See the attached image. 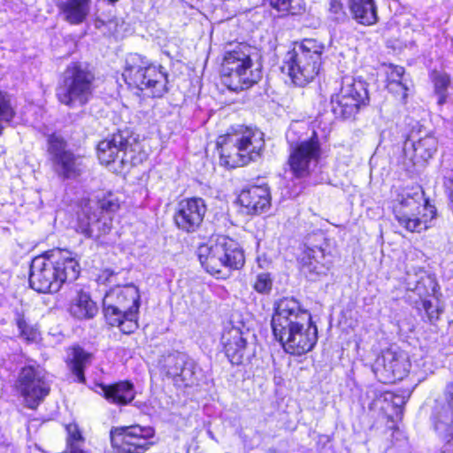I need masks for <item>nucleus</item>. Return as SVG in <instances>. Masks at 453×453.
Listing matches in <instances>:
<instances>
[{"label":"nucleus","instance_id":"nucleus-1","mask_svg":"<svg viewBox=\"0 0 453 453\" xmlns=\"http://www.w3.org/2000/svg\"><path fill=\"white\" fill-rule=\"evenodd\" d=\"M81 267L68 250H57L33 259L29 284L37 292H58L65 282L74 281Z\"/></svg>","mask_w":453,"mask_h":453},{"label":"nucleus","instance_id":"nucleus-2","mask_svg":"<svg viewBox=\"0 0 453 453\" xmlns=\"http://www.w3.org/2000/svg\"><path fill=\"white\" fill-rule=\"evenodd\" d=\"M264 146V134L250 127H240L219 136L217 141L220 164L230 168L243 166L257 160Z\"/></svg>","mask_w":453,"mask_h":453},{"label":"nucleus","instance_id":"nucleus-3","mask_svg":"<svg viewBox=\"0 0 453 453\" xmlns=\"http://www.w3.org/2000/svg\"><path fill=\"white\" fill-rule=\"evenodd\" d=\"M423 195L420 187L403 188L396 191L392 202L395 220L409 232L426 230L436 217L435 207Z\"/></svg>","mask_w":453,"mask_h":453},{"label":"nucleus","instance_id":"nucleus-4","mask_svg":"<svg viewBox=\"0 0 453 453\" xmlns=\"http://www.w3.org/2000/svg\"><path fill=\"white\" fill-rule=\"evenodd\" d=\"M197 255L205 271L219 279L229 277L232 270L242 268L245 263L239 244L224 235L211 238L208 242L200 245Z\"/></svg>","mask_w":453,"mask_h":453},{"label":"nucleus","instance_id":"nucleus-5","mask_svg":"<svg viewBox=\"0 0 453 453\" xmlns=\"http://www.w3.org/2000/svg\"><path fill=\"white\" fill-rule=\"evenodd\" d=\"M140 292L134 284L118 286L110 289L103 299L104 312L111 326L119 327L124 334H131L138 327Z\"/></svg>","mask_w":453,"mask_h":453},{"label":"nucleus","instance_id":"nucleus-6","mask_svg":"<svg viewBox=\"0 0 453 453\" xmlns=\"http://www.w3.org/2000/svg\"><path fill=\"white\" fill-rule=\"evenodd\" d=\"M253 54L254 49L243 43L225 53L221 64V81L228 89L243 90L261 79V68L254 63Z\"/></svg>","mask_w":453,"mask_h":453},{"label":"nucleus","instance_id":"nucleus-7","mask_svg":"<svg viewBox=\"0 0 453 453\" xmlns=\"http://www.w3.org/2000/svg\"><path fill=\"white\" fill-rule=\"evenodd\" d=\"M122 76L127 84L146 91L150 96L161 97L167 91L165 68L140 54L133 53L127 58Z\"/></svg>","mask_w":453,"mask_h":453},{"label":"nucleus","instance_id":"nucleus-8","mask_svg":"<svg viewBox=\"0 0 453 453\" xmlns=\"http://www.w3.org/2000/svg\"><path fill=\"white\" fill-rule=\"evenodd\" d=\"M324 46L313 39H305L288 51L284 58L282 71L292 81L303 87L319 73Z\"/></svg>","mask_w":453,"mask_h":453},{"label":"nucleus","instance_id":"nucleus-9","mask_svg":"<svg viewBox=\"0 0 453 453\" xmlns=\"http://www.w3.org/2000/svg\"><path fill=\"white\" fill-rule=\"evenodd\" d=\"M97 157L101 164L118 165L113 170L122 171L142 163L145 154L142 153L135 138L125 136L119 132L98 143Z\"/></svg>","mask_w":453,"mask_h":453},{"label":"nucleus","instance_id":"nucleus-10","mask_svg":"<svg viewBox=\"0 0 453 453\" xmlns=\"http://www.w3.org/2000/svg\"><path fill=\"white\" fill-rule=\"evenodd\" d=\"M94 75L81 64L72 63L65 71L62 85L57 90L61 104L69 107L86 104L92 95Z\"/></svg>","mask_w":453,"mask_h":453},{"label":"nucleus","instance_id":"nucleus-11","mask_svg":"<svg viewBox=\"0 0 453 453\" xmlns=\"http://www.w3.org/2000/svg\"><path fill=\"white\" fill-rule=\"evenodd\" d=\"M291 131L287 133L290 144L288 165L291 173L296 178H306L314 173L321 159L322 149L319 137L313 132L311 137L294 142L290 141Z\"/></svg>","mask_w":453,"mask_h":453},{"label":"nucleus","instance_id":"nucleus-12","mask_svg":"<svg viewBox=\"0 0 453 453\" xmlns=\"http://www.w3.org/2000/svg\"><path fill=\"white\" fill-rule=\"evenodd\" d=\"M155 431L151 426L132 425L112 427L110 432L112 453H145L152 442Z\"/></svg>","mask_w":453,"mask_h":453},{"label":"nucleus","instance_id":"nucleus-13","mask_svg":"<svg viewBox=\"0 0 453 453\" xmlns=\"http://www.w3.org/2000/svg\"><path fill=\"white\" fill-rule=\"evenodd\" d=\"M334 113L344 119L354 116L368 102L366 84L351 76L342 78L340 91L332 96Z\"/></svg>","mask_w":453,"mask_h":453},{"label":"nucleus","instance_id":"nucleus-14","mask_svg":"<svg viewBox=\"0 0 453 453\" xmlns=\"http://www.w3.org/2000/svg\"><path fill=\"white\" fill-rule=\"evenodd\" d=\"M311 316L303 309L300 303L293 297H284L279 300L272 318V328L275 338L286 335L290 329L303 325H309Z\"/></svg>","mask_w":453,"mask_h":453},{"label":"nucleus","instance_id":"nucleus-15","mask_svg":"<svg viewBox=\"0 0 453 453\" xmlns=\"http://www.w3.org/2000/svg\"><path fill=\"white\" fill-rule=\"evenodd\" d=\"M15 388L31 409L36 408L50 392L45 372L39 366L33 365L25 366L20 370Z\"/></svg>","mask_w":453,"mask_h":453},{"label":"nucleus","instance_id":"nucleus-16","mask_svg":"<svg viewBox=\"0 0 453 453\" xmlns=\"http://www.w3.org/2000/svg\"><path fill=\"white\" fill-rule=\"evenodd\" d=\"M410 369L408 353L396 347L383 350L372 365L375 375L385 383L403 380L408 375Z\"/></svg>","mask_w":453,"mask_h":453},{"label":"nucleus","instance_id":"nucleus-17","mask_svg":"<svg viewBox=\"0 0 453 453\" xmlns=\"http://www.w3.org/2000/svg\"><path fill=\"white\" fill-rule=\"evenodd\" d=\"M157 367L162 376L171 379L177 387H191L196 381L195 365L184 354L173 352L161 356Z\"/></svg>","mask_w":453,"mask_h":453},{"label":"nucleus","instance_id":"nucleus-18","mask_svg":"<svg viewBox=\"0 0 453 453\" xmlns=\"http://www.w3.org/2000/svg\"><path fill=\"white\" fill-rule=\"evenodd\" d=\"M207 207L202 198L192 197L180 201L173 215L174 224L182 232L194 233L202 225Z\"/></svg>","mask_w":453,"mask_h":453},{"label":"nucleus","instance_id":"nucleus-19","mask_svg":"<svg viewBox=\"0 0 453 453\" xmlns=\"http://www.w3.org/2000/svg\"><path fill=\"white\" fill-rule=\"evenodd\" d=\"M437 139L431 134L418 135L412 131L404 142L403 155L412 165L423 166L437 151Z\"/></svg>","mask_w":453,"mask_h":453},{"label":"nucleus","instance_id":"nucleus-20","mask_svg":"<svg viewBox=\"0 0 453 453\" xmlns=\"http://www.w3.org/2000/svg\"><path fill=\"white\" fill-rule=\"evenodd\" d=\"M327 244L307 246L300 257L301 270L311 280L326 275L332 265V256L326 251Z\"/></svg>","mask_w":453,"mask_h":453},{"label":"nucleus","instance_id":"nucleus-21","mask_svg":"<svg viewBox=\"0 0 453 453\" xmlns=\"http://www.w3.org/2000/svg\"><path fill=\"white\" fill-rule=\"evenodd\" d=\"M317 326L310 320L309 325H303L290 329L286 335L276 338L286 352L291 355L301 356L311 351L317 342Z\"/></svg>","mask_w":453,"mask_h":453},{"label":"nucleus","instance_id":"nucleus-22","mask_svg":"<svg viewBox=\"0 0 453 453\" xmlns=\"http://www.w3.org/2000/svg\"><path fill=\"white\" fill-rule=\"evenodd\" d=\"M92 210L90 203L83 208L79 216L77 229L87 237L98 239L111 230V218Z\"/></svg>","mask_w":453,"mask_h":453},{"label":"nucleus","instance_id":"nucleus-23","mask_svg":"<svg viewBox=\"0 0 453 453\" xmlns=\"http://www.w3.org/2000/svg\"><path fill=\"white\" fill-rule=\"evenodd\" d=\"M238 200L248 213H262L271 206V193L267 185L251 186L241 192Z\"/></svg>","mask_w":453,"mask_h":453},{"label":"nucleus","instance_id":"nucleus-24","mask_svg":"<svg viewBox=\"0 0 453 453\" xmlns=\"http://www.w3.org/2000/svg\"><path fill=\"white\" fill-rule=\"evenodd\" d=\"M221 343L230 362L240 364L247 347L244 333L237 326H227L222 333Z\"/></svg>","mask_w":453,"mask_h":453},{"label":"nucleus","instance_id":"nucleus-25","mask_svg":"<svg viewBox=\"0 0 453 453\" xmlns=\"http://www.w3.org/2000/svg\"><path fill=\"white\" fill-rule=\"evenodd\" d=\"M405 284L407 290L417 293L419 298L434 296L438 288L435 279L425 271H419L413 274L408 273Z\"/></svg>","mask_w":453,"mask_h":453},{"label":"nucleus","instance_id":"nucleus-26","mask_svg":"<svg viewBox=\"0 0 453 453\" xmlns=\"http://www.w3.org/2000/svg\"><path fill=\"white\" fill-rule=\"evenodd\" d=\"M68 311L77 319H90L97 314L98 308L88 293L80 290L71 298Z\"/></svg>","mask_w":453,"mask_h":453},{"label":"nucleus","instance_id":"nucleus-27","mask_svg":"<svg viewBox=\"0 0 453 453\" xmlns=\"http://www.w3.org/2000/svg\"><path fill=\"white\" fill-rule=\"evenodd\" d=\"M100 394L110 403L118 405L129 403L135 395L134 387L127 381L112 385H99Z\"/></svg>","mask_w":453,"mask_h":453},{"label":"nucleus","instance_id":"nucleus-28","mask_svg":"<svg viewBox=\"0 0 453 453\" xmlns=\"http://www.w3.org/2000/svg\"><path fill=\"white\" fill-rule=\"evenodd\" d=\"M349 10L353 19L361 25L372 26L378 21L374 0H349Z\"/></svg>","mask_w":453,"mask_h":453},{"label":"nucleus","instance_id":"nucleus-29","mask_svg":"<svg viewBox=\"0 0 453 453\" xmlns=\"http://www.w3.org/2000/svg\"><path fill=\"white\" fill-rule=\"evenodd\" d=\"M53 167L59 177L74 179L81 174L85 169L83 160L71 151L53 161Z\"/></svg>","mask_w":453,"mask_h":453},{"label":"nucleus","instance_id":"nucleus-30","mask_svg":"<svg viewBox=\"0 0 453 453\" xmlns=\"http://www.w3.org/2000/svg\"><path fill=\"white\" fill-rule=\"evenodd\" d=\"M388 89L402 98H405L409 89L407 79L404 77V68L399 65H388L384 66Z\"/></svg>","mask_w":453,"mask_h":453},{"label":"nucleus","instance_id":"nucleus-31","mask_svg":"<svg viewBox=\"0 0 453 453\" xmlns=\"http://www.w3.org/2000/svg\"><path fill=\"white\" fill-rule=\"evenodd\" d=\"M92 361V355L86 352L80 347L72 349L68 357L67 365L72 374L75 377V381L85 382L84 369L87 368Z\"/></svg>","mask_w":453,"mask_h":453},{"label":"nucleus","instance_id":"nucleus-32","mask_svg":"<svg viewBox=\"0 0 453 453\" xmlns=\"http://www.w3.org/2000/svg\"><path fill=\"white\" fill-rule=\"evenodd\" d=\"M58 6L71 24L81 23L88 13V0H66Z\"/></svg>","mask_w":453,"mask_h":453},{"label":"nucleus","instance_id":"nucleus-33","mask_svg":"<svg viewBox=\"0 0 453 453\" xmlns=\"http://www.w3.org/2000/svg\"><path fill=\"white\" fill-rule=\"evenodd\" d=\"M16 115V111L12 103L9 94L0 91V135L3 133L4 127L2 122H11Z\"/></svg>","mask_w":453,"mask_h":453},{"label":"nucleus","instance_id":"nucleus-34","mask_svg":"<svg viewBox=\"0 0 453 453\" xmlns=\"http://www.w3.org/2000/svg\"><path fill=\"white\" fill-rule=\"evenodd\" d=\"M434 430L439 435L444 438H450L453 436V415L451 418L445 414H439L434 420Z\"/></svg>","mask_w":453,"mask_h":453},{"label":"nucleus","instance_id":"nucleus-35","mask_svg":"<svg viewBox=\"0 0 453 453\" xmlns=\"http://www.w3.org/2000/svg\"><path fill=\"white\" fill-rule=\"evenodd\" d=\"M16 325L19 330V336L27 342H34L38 337L37 329L29 325L23 314H17Z\"/></svg>","mask_w":453,"mask_h":453},{"label":"nucleus","instance_id":"nucleus-36","mask_svg":"<svg viewBox=\"0 0 453 453\" xmlns=\"http://www.w3.org/2000/svg\"><path fill=\"white\" fill-rule=\"evenodd\" d=\"M49 153L51 156L52 162L61 157L63 155L69 153V150H65L66 143L64 139L58 135L52 134L49 137Z\"/></svg>","mask_w":453,"mask_h":453},{"label":"nucleus","instance_id":"nucleus-37","mask_svg":"<svg viewBox=\"0 0 453 453\" xmlns=\"http://www.w3.org/2000/svg\"><path fill=\"white\" fill-rule=\"evenodd\" d=\"M96 208L93 207L92 211H96L100 214L104 212H114L119 208V199L111 193L99 199L96 204Z\"/></svg>","mask_w":453,"mask_h":453},{"label":"nucleus","instance_id":"nucleus-38","mask_svg":"<svg viewBox=\"0 0 453 453\" xmlns=\"http://www.w3.org/2000/svg\"><path fill=\"white\" fill-rule=\"evenodd\" d=\"M328 12L330 18L336 22H344L348 19L343 0H330Z\"/></svg>","mask_w":453,"mask_h":453},{"label":"nucleus","instance_id":"nucleus-39","mask_svg":"<svg viewBox=\"0 0 453 453\" xmlns=\"http://www.w3.org/2000/svg\"><path fill=\"white\" fill-rule=\"evenodd\" d=\"M270 4L280 12H289L296 14L303 10V6L296 3L297 0H269Z\"/></svg>","mask_w":453,"mask_h":453},{"label":"nucleus","instance_id":"nucleus-40","mask_svg":"<svg viewBox=\"0 0 453 453\" xmlns=\"http://www.w3.org/2000/svg\"><path fill=\"white\" fill-rule=\"evenodd\" d=\"M67 432V448L66 449H70L73 447L81 446L84 441V438L78 427V426L74 423L69 424L65 426Z\"/></svg>","mask_w":453,"mask_h":453},{"label":"nucleus","instance_id":"nucleus-41","mask_svg":"<svg viewBox=\"0 0 453 453\" xmlns=\"http://www.w3.org/2000/svg\"><path fill=\"white\" fill-rule=\"evenodd\" d=\"M254 288L259 293H268L272 288V280L268 273L258 274L254 283Z\"/></svg>","mask_w":453,"mask_h":453},{"label":"nucleus","instance_id":"nucleus-42","mask_svg":"<svg viewBox=\"0 0 453 453\" xmlns=\"http://www.w3.org/2000/svg\"><path fill=\"white\" fill-rule=\"evenodd\" d=\"M450 83V79L449 75L445 73L437 74L434 77V88L435 92H443L447 91V88Z\"/></svg>","mask_w":453,"mask_h":453},{"label":"nucleus","instance_id":"nucleus-43","mask_svg":"<svg viewBox=\"0 0 453 453\" xmlns=\"http://www.w3.org/2000/svg\"><path fill=\"white\" fill-rule=\"evenodd\" d=\"M423 303V309L425 310L429 320L433 322L438 319L440 311L438 308H434L432 303L427 298H420Z\"/></svg>","mask_w":453,"mask_h":453},{"label":"nucleus","instance_id":"nucleus-44","mask_svg":"<svg viewBox=\"0 0 453 453\" xmlns=\"http://www.w3.org/2000/svg\"><path fill=\"white\" fill-rule=\"evenodd\" d=\"M445 401L449 408L451 414L453 415V382H449L446 385L444 390Z\"/></svg>","mask_w":453,"mask_h":453},{"label":"nucleus","instance_id":"nucleus-45","mask_svg":"<svg viewBox=\"0 0 453 453\" xmlns=\"http://www.w3.org/2000/svg\"><path fill=\"white\" fill-rule=\"evenodd\" d=\"M436 94L438 96V104H445L447 101V91L436 92Z\"/></svg>","mask_w":453,"mask_h":453},{"label":"nucleus","instance_id":"nucleus-46","mask_svg":"<svg viewBox=\"0 0 453 453\" xmlns=\"http://www.w3.org/2000/svg\"><path fill=\"white\" fill-rule=\"evenodd\" d=\"M208 434H209L211 438H213V434H212V433L211 431H209Z\"/></svg>","mask_w":453,"mask_h":453}]
</instances>
